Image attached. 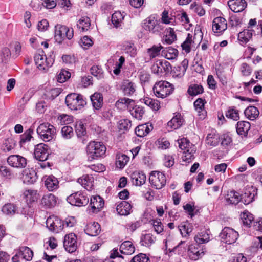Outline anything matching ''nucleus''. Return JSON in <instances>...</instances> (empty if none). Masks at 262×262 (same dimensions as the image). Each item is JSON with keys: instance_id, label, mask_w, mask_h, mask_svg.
I'll return each mask as SVG.
<instances>
[{"instance_id": "ea45409f", "label": "nucleus", "mask_w": 262, "mask_h": 262, "mask_svg": "<svg viewBox=\"0 0 262 262\" xmlns=\"http://www.w3.org/2000/svg\"><path fill=\"white\" fill-rule=\"evenodd\" d=\"M131 115L135 118L141 120L144 114L143 108L141 106L136 105L134 103V106L129 108Z\"/></svg>"}, {"instance_id": "e433bc0d", "label": "nucleus", "mask_w": 262, "mask_h": 262, "mask_svg": "<svg viewBox=\"0 0 262 262\" xmlns=\"http://www.w3.org/2000/svg\"><path fill=\"white\" fill-rule=\"evenodd\" d=\"M19 254L21 255L23 259L30 261L32 259L33 256V251L28 247L23 246L19 247Z\"/></svg>"}, {"instance_id": "6e6552de", "label": "nucleus", "mask_w": 262, "mask_h": 262, "mask_svg": "<svg viewBox=\"0 0 262 262\" xmlns=\"http://www.w3.org/2000/svg\"><path fill=\"white\" fill-rule=\"evenodd\" d=\"M149 181L152 186L157 189L163 188L166 182L165 174L159 171H152L149 176Z\"/></svg>"}, {"instance_id": "393cba45", "label": "nucleus", "mask_w": 262, "mask_h": 262, "mask_svg": "<svg viewBox=\"0 0 262 262\" xmlns=\"http://www.w3.org/2000/svg\"><path fill=\"white\" fill-rule=\"evenodd\" d=\"M84 231L90 236H97L100 232V226L98 223H90L87 225Z\"/></svg>"}, {"instance_id": "a211bd4d", "label": "nucleus", "mask_w": 262, "mask_h": 262, "mask_svg": "<svg viewBox=\"0 0 262 262\" xmlns=\"http://www.w3.org/2000/svg\"><path fill=\"white\" fill-rule=\"evenodd\" d=\"M103 199L99 195L93 196L90 199V206L93 212H99L104 206Z\"/></svg>"}, {"instance_id": "c85d7f7f", "label": "nucleus", "mask_w": 262, "mask_h": 262, "mask_svg": "<svg viewBox=\"0 0 262 262\" xmlns=\"http://www.w3.org/2000/svg\"><path fill=\"white\" fill-rule=\"evenodd\" d=\"M230 10L234 12H239L243 11L247 6L245 0H230Z\"/></svg>"}, {"instance_id": "2f4dec72", "label": "nucleus", "mask_w": 262, "mask_h": 262, "mask_svg": "<svg viewBox=\"0 0 262 262\" xmlns=\"http://www.w3.org/2000/svg\"><path fill=\"white\" fill-rule=\"evenodd\" d=\"M178 55V50L171 47L166 48L162 50V55L168 60L176 58Z\"/></svg>"}, {"instance_id": "a19ab883", "label": "nucleus", "mask_w": 262, "mask_h": 262, "mask_svg": "<svg viewBox=\"0 0 262 262\" xmlns=\"http://www.w3.org/2000/svg\"><path fill=\"white\" fill-rule=\"evenodd\" d=\"M91 26L90 19L87 16L82 17L78 21L77 24L78 27L81 29L82 31L88 30Z\"/></svg>"}, {"instance_id": "0eeeda50", "label": "nucleus", "mask_w": 262, "mask_h": 262, "mask_svg": "<svg viewBox=\"0 0 262 262\" xmlns=\"http://www.w3.org/2000/svg\"><path fill=\"white\" fill-rule=\"evenodd\" d=\"M144 28L146 30L153 34H158L163 30V27L159 20L155 16H150L144 20Z\"/></svg>"}, {"instance_id": "052dcab7", "label": "nucleus", "mask_w": 262, "mask_h": 262, "mask_svg": "<svg viewBox=\"0 0 262 262\" xmlns=\"http://www.w3.org/2000/svg\"><path fill=\"white\" fill-rule=\"evenodd\" d=\"M163 68L162 61L157 60L153 64L151 69L154 73L159 75L163 73Z\"/></svg>"}, {"instance_id": "3c124183", "label": "nucleus", "mask_w": 262, "mask_h": 262, "mask_svg": "<svg viewBox=\"0 0 262 262\" xmlns=\"http://www.w3.org/2000/svg\"><path fill=\"white\" fill-rule=\"evenodd\" d=\"M122 49L125 52L129 54L132 57H135L136 55V50L135 48L134 44L131 42H125L123 45Z\"/></svg>"}, {"instance_id": "20e7f679", "label": "nucleus", "mask_w": 262, "mask_h": 262, "mask_svg": "<svg viewBox=\"0 0 262 262\" xmlns=\"http://www.w3.org/2000/svg\"><path fill=\"white\" fill-rule=\"evenodd\" d=\"M172 85L166 81H160L155 83L153 87V92L157 97L164 98L173 91Z\"/></svg>"}, {"instance_id": "58836bf2", "label": "nucleus", "mask_w": 262, "mask_h": 262, "mask_svg": "<svg viewBox=\"0 0 262 262\" xmlns=\"http://www.w3.org/2000/svg\"><path fill=\"white\" fill-rule=\"evenodd\" d=\"M204 92V88L201 84H191L189 85L187 93L190 96H196L202 94Z\"/></svg>"}, {"instance_id": "a18cd8bd", "label": "nucleus", "mask_w": 262, "mask_h": 262, "mask_svg": "<svg viewBox=\"0 0 262 262\" xmlns=\"http://www.w3.org/2000/svg\"><path fill=\"white\" fill-rule=\"evenodd\" d=\"M155 239V237H154L151 234L148 233L141 237L140 242L142 245L146 247H149L154 243Z\"/></svg>"}, {"instance_id": "e2e57ef3", "label": "nucleus", "mask_w": 262, "mask_h": 262, "mask_svg": "<svg viewBox=\"0 0 262 262\" xmlns=\"http://www.w3.org/2000/svg\"><path fill=\"white\" fill-rule=\"evenodd\" d=\"M209 239V237L208 234L205 233H201V234L195 235L194 237V239L198 245L208 242Z\"/></svg>"}, {"instance_id": "774afa93", "label": "nucleus", "mask_w": 262, "mask_h": 262, "mask_svg": "<svg viewBox=\"0 0 262 262\" xmlns=\"http://www.w3.org/2000/svg\"><path fill=\"white\" fill-rule=\"evenodd\" d=\"M75 130L78 137L84 136L86 134L85 128L81 122L77 123L76 124Z\"/></svg>"}, {"instance_id": "f704fd0d", "label": "nucleus", "mask_w": 262, "mask_h": 262, "mask_svg": "<svg viewBox=\"0 0 262 262\" xmlns=\"http://www.w3.org/2000/svg\"><path fill=\"white\" fill-rule=\"evenodd\" d=\"M253 30L246 29L241 32L238 34V40L243 43H246L252 38Z\"/></svg>"}, {"instance_id": "4c0bfd02", "label": "nucleus", "mask_w": 262, "mask_h": 262, "mask_svg": "<svg viewBox=\"0 0 262 262\" xmlns=\"http://www.w3.org/2000/svg\"><path fill=\"white\" fill-rule=\"evenodd\" d=\"M241 219L244 226L249 227L254 220L253 215L247 210L241 214Z\"/></svg>"}, {"instance_id": "7c9ffc66", "label": "nucleus", "mask_w": 262, "mask_h": 262, "mask_svg": "<svg viewBox=\"0 0 262 262\" xmlns=\"http://www.w3.org/2000/svg\"><path fill=\"white\" fill-rule=\"evenodd\" d=\"M135 250V248L131 242L126 241L122 243L120 247L121 253L126 255L132 254Z\"/></svg>"}, {"instance_id": "6ab92c4d", "label": "nucleus", "mask_w": 262, "mask_h": 262, "mask_svg": "<svg viewBox=\"0 0 262 262\" xmlns=\"http://www.w3.org/2000/svg\"><path fill=\"white\" fill-rule=\"evenodd\" d=\"M121 89L122 90L124 95L131 96L136 92V85L135 83L130 80H125L122 83Z\"/></svg>"}, {"instance_id": "f3484780", "label": "nucleus", "mask_w": 262, "mask_h": 262, "mask_svg": "<svg viewBox=\"0 0 262 262\" xmlns=\"http://www.w3.org/2000/svg\"><path fill=\"white\" fill-rule=\"evenodd\" d=\"M188 254L191 259L196 260L203 255L204 252L198 244H192L188 247Z\"/></svg>"}, {"instance_id": "864d4df0", "label": "nucleus", "mask_w": 262, "mask_h": 262, "mask_svg": "<svg viewBox=\"0 0 262 262\" xmlns=\"http://www.w3.org/2000/svg\"><path fill=\"white\" fill-rule=\"evenodd\" d=\"M177 39V36L173 29L169 28L165 36L164 41L167 44H171Z\"/></svg>"}, {"instance_id": "49530a36", "label": "nucleus", "mask_w": 262, "mask_h": 262, "mask_svg": "<svg viewBox=\"0 0 262 262\" xmlns=\"http://www.w3.org/2000/svg\"><path fill=\"white\" fill-rule=\"evenodd\" d=\"M24 196L27 201L34 202L38 198L37 192L34 190H26L24 192Z\"/></svg>"}, {"instance_id": "de8ad7c7", "label": "nucleus", "mask_w": 262, "mask_h": 262, "mask_svg": "<svg viewBox=\"0 0 262 262\" xmlns=\"http://www.w3.org/2000/svg\"><path fill=\"white\" fill-rule=\"evenodd\" d=\"M163 47L161 45L153 46L151 48L147 49V53L149 56L150 59H152L160 54V51L163 49Z\"/></svg>"}, {"instance_id": "5fc2aeb1", "label": "nucleus", "mask_w": 262, "mask_h": 262, "mask_svg": "<svg viewBox=\"0 0 262 262\" xmlns=\"http://www.w3.org/2000/svg\"><path fill=\"white\" fill-rule=\"evenodd\" d=\"M144 103L153 110L157 111L160 107V103L157 100L152 99L149 98H146L144 99Z\"/></svg>"}, {"instance_id": "cd10ccee", "label": "nucleus", "mask_w": 262, "mask_h": 262, "mask_svg": "<svg viewBox=\"0 0 262 262\" xmlns=\"http://www.w3.org/2000/svg\"><path fill=\"white\" fill-rule=\"evenodd\" d=\"M131 205L126 201H121L116 207V211L120 215H127L130 213Z\"/></svg>"}, {"instance_id": "13d9d810", "label": "nucleus", "mask_w": 262, "mask_h": 262, "mask_svg": "<svg viewBox=\"0 0 262 262\" xmlns=\"http://www.w3.org/2000/svg\"><path fill=\"white\" fill-rule=\"evenodd\" d=\"M61 133L62 137L67 139H70L74 135L73 128L70 126H63Z\"/></svg>"}, {"instance_id": "4468645a", "label": "nucleus", "mask_w": 262, "mask_h": 262, "mask_svg": "<svg viewBox=\"0 0 262 262\" xmlns=\"http://www.w3.org/2000/svg\"><path fill=\"white\" fill-rule=\"evenodd\" d=\"M257 195V189L253 186H247L244 190L243 198L245 204H249L254 200L255 196Z\"/></svg>"}, {"instance_id": "69168bd1", "label": "nucleus", "mask_w": 262, "mask_h": 262, "mask_svg": "<svg viewBox=\"0 0 262 262\" xmlns=\"http://www.w3.org/2000/svg\"><path fill=\"white\" fill-rule=\"evenodd\" d=\"M131 121L128 119H123L119 121V128L120 130H128L131 127Z\"/></svg>"}, {"instance_id": "338daca9", "label": "nucleus", "mask_w": 262, "mask_h": 262, "mask_svg": "<svg viewBox=\"0 0 262 262\" xmlns=\"http://www.w3.org/2000/svg\"><path fill=\"white\" fill-rule=\"evenodd\" d=\"M149 258L146 254L143 253H140L138 255L134 256L132 259L131 262H149Z\"/></svg>"}, {"instance_id": "b1692460", "label": "nucleus", "mask_w": 262, "mask_h": 262, "mask_svg": "<svg viewBox=\"0 0 262 262\" xmlns=\"http://www.w3.org/2000/svg\"><path fill=\"white\" fill-rule=\"evenodd\" d=\"M205 103V100L201 98L197 99L194 102L195 109L201 119L204 118L206 115V111L204 109Z\"/></svg>"}, {"instance_id": "ddd939ff", "label": "nucleus", "mask_w": 262, "mask_h": 262, "mask_svg": "<svg viewBox=\"0 0 262 262\" xmlns=\"http://www.w3.org/2000/svg\"><path fill=\"white\" fill-rule=\"evenodd\" d=\"M7 162L11 167L16 168H23L27 165V159L20 155H13L9 156Z\"/></svg>"}, {"instance_id": "412c9836", "label": "nucleus", "mask_w": 262, "mask_h": 262, "mask_svg": "<svg viewBox=\"0 0 262 262\" xmlns=\"http://www.w3.org/2000/svg\"><path fill=\"white\" fill-rule=\"evenodd\" d=\"M41 204L46 208H52L57 203L56 197L52 193L45 194L41 199Z\"/></svg>"}, {"instance_id": "39448f33", "label": "nucleus", "mask_w": 262, "mask_h": 262, "mask_svg": "<svg viewBox=\"0 0 262 262\" xmlns=\"http://www.w3.org/2000/svg\"><path fill=\"white\" fill-rule=\"evenodd\" d=\"M74 31L66 26L57 25L55 26V38L56 41L60 43L65 39H71L73 37Z\"/></svg>"}, {"instance_id": "1a4fd4ad", "label": "nucleus", "mask_w": 262, "mask_h": 262, "mask_svg": "<svg viewBox=\"0 0 262 262\" xmlns=\"http://www.w3.org/2000/svg\"><path fill=\"white\" fill-rule=\"evenodd\" d=\"M67 200L72 205L76 206H85L89 202V198L87 196L79 191L68 196Z\"/></svg>"}, {"instance_id": "c03bdc74", "label": "nucleus", "mask_w": 262, "mask_h": 262, "mask_svg": "<svg viewBox=\"0 0 262 262\" xmlns=\"http://www.w3.org/2000/svg\"><path fill=\"white\" fill-rule=\"evenodd\" d=\"M129 158L124 154H118L117 155L116 164L120 168H123L129 161Z\"/></svg>"}, {"instance_id": "f257e3e1", "label": "nucleus", "mask_w": 262, "mask_h": 262, "mask_svg": "<svg viewBox=\"0 0 262 262\" xmlns=\"http://www.w3.org/2000/svg\"><path fill=\"white\" fill-rule=\"evenodd\" d=\"M86 151L88 160L92 161L103 157L106 151V147L103 142L91 141L86 146Z\"/></svg>"}, {"instance_id": "0e129e2a", "label": "nucleus", "mask_w": 262, "mask_h": 262, "mask_svg": "<svg viewBox=\"0 0 262 262\" xmlns=\"http://www.w3.org/2000/svg\"><path fill=\"white\" fill-rule=\"evenodd\" d=\"M242 200V195L235 191H230V204L236 205Z\"/></svg>"}, {"instance_id": "8fccbe9b", "label": "nucleus", "mask_w": 262, "mask_h": 262, "mask_svg": "<svg viewBox=\"0 0 262 262\" xmlns=\"http://www.w3.org/2000/svg\"><path fill=\"white\" fill-rule=\"evenodd\" d=\"M124 15L120 11H116L112 16V22L114 25L117 27L119 26L123 20Z\"/></svg>"}, {"instance_id": "7ed1b4c3", "label": "nucleus", "mask_w": 262, "mask_h": 262, "mask_svg": "<svg viewBox=\"0 0 262 262\" xmlns=\"http://www.w3.org/2000/svg\"><path fill=\"white\" fill-rule=\"evenodd\" d=\"M37 133L43 141L48 142L55 137L56 129L53 125L48 123H43L37 127Z\"/></svg>"}, {"instance_id": "c9c22d12", "label": "nucleus", "mask_w": 262, "mask_h": 262, "mask_svg": "<svg viewBox=\"0 0 262 262\" xmlns=\"http://www.w3.org/2000/svg\"><path fill=\"white\" fill-rule=\"evenodd\" d=\"M220 137L215 131H212L208 134L206 137V144L211 146H215L219 143Z\"/></svg>"}, {"instance_id": "c756f323", "label": "nucleus", "mask_w": 262, "mask_h": 262, "mask_svg": "<svg viewBox=\"0 0 262 262\" xmlns=\"http://www.w3.org/2000/svg\"><path fill=\"white\" fill-rule=\"evenodd\" d=\"M184 123V119L180 114L174 116L167 123L168 127L173 129L180 128Z\"/></svg>"}, {"instance_id": "2eb2a0df", "label": "nucleus", "mask_w": 262, "mask_h": 262, "mask_svg": "<svg viewBox=\"0 0 262 262\" xmlns=\"http://www.w3.org/2000/svg\"><path fill=\"white\" fill-rule=\"evenodd\" d=\"M227 29L226 19L222 17L215 18L212 22V30L215 33L223 32Z\"/></svg>"}, {"instance_id": "680f3d73", "label": "nucleus", "mask_w": 262, "mask_h": 262, "mask_svg": "<svg viewBox=\"0 0 262 262\" xmlns=\"http://www.w3.org/2000/svg\"><path fill=\"white\" fill-rule=\"evenodd\" d=\"M71 77V73L66 70H62L58 75L57 80L58 82L63 83Z\"/></svg>"}, {"instance_id": "603ef678", "label": "nucleus", "mask_w": 262, "mask_h": 262, "mask_svg": "<svg viewBox=\"0 0 262 262\" xmlns=\"http://www.w3.org/2000/svg\"><path fill=\"white\" fill-rule=\"evenodd\" d=\"M90 72L92 75L97 77L98 79L104 78V72L102 68L98 66H93L90 69Z\"/></svg>"}, {"instance_id": "f8f14e48", "label": "nucleus", "mask_w": 262, "mask_h": 262, "mask_svg": "<svg viewBox=\"0 0 262 262\" xmlns=\"http://www.w3.org/2000/svg\"><path fill=\"white\" fill-rule=\"evenodd\" d=\"M63 246L69 253L75 252L77 248V236L73 233L67 234L64 236Z\"/></svg>"}, {"instance_id": "79ce46f5", "label": "nucleus", "mask_w": 262, "mask_h": 262, "mask_svg": "<svg viewBox=\"0 0 262 262\" xmlns=\"http://www.w3.org/2000/svg\"><path fill=\"white\" fill-rule=\"evenodd\" d=\"M150 131L147 124L138 125L135 129V133L137 136L142 137L146 136Z\"/></svg>"}, {"instance_id": "a878e982", "label": "nucleus", "mask_w": 262, "mask_h": 262, "mask_svg": "<svg viewBox=\"0 0 262 262\" xmlns=\"http://www.w3.org/2000/svg\"><path fill=\"white\" fill-rule=\"evenodd\" d=\"M115 105L119 110H129L132 106H134V101L129 98H122L116 102Z\"/></svg>"}, {"instance_id": "4d7b16f0", "label": "nucleus", "mask_w": 262, "mask_h": 262, "mask_svg": "<svg viewBox=\"0 0 262 262\" xmlns=\"http://www.w3.org/2000/svg\"><path fill=\"white\" fill-rule=\"evenodd\" d=\"M179 230L184 236L188 235L190 232H192V228L190 227V224L188 223H184L181 224L179 226Z\"/></svg>"}, {"instance_id": "bf43d9fd", "label": "nucleus", "mask_w": 262, "mask_h": 262, "mask_svg": "<svg viewBox=\"0 0 262 262\" xmlns=\"http://www.w3.org/2000/svg\"><path fill=\"white\" fill-rule=\"evenodd\" d=\"M0 173L2 176L8 179H11L14 177L11 170L6 166H0Z\"/></svg>"}, {"instance_id": "aec40b11", "label": "nucleus", "mask_w": 262, "mask_h": 262, "mask_svg": "<svg viewBox=\"0 0 262 262\" xmlns=\"http://www.w3.org/2000/svg\"><path fill=\"white\" fill-rule=\"evenodd\" d=\"M132 183L137 186L144 184L146 181V175L142 171H135L130 175Z\"/></svg>"}, {"instance_id": "423d86ee", "label": "nucleus", "mask_w": 262, "mask_h": 262, "mask_svg": "<svg viewBox=\"0 0 262 262\" xmlns=\"http://www.w3.org/2000/svg\"><path fill=\"white\" fill-rule=\"evenodd\" d=\"M34 61L40 70L46 71L53 65L54 59L52 55L47 57L46 55L39 53L35 55Z\"/></svg>"}, {"instance_id": "bb28decb", "label": "nucleus", "mask_w": 262, "mask_h": 262, "mask_svg": "<svg viewBox=\"0 0 262 262\" xmlns=\"http://www.w3.org/2000/svg\"><path fill=\"white\" fill-rule=\"evenodd\" d=\"M45 185L49 191H52L58 188L59 182L56 178L50 176L45 180Z\"/></svg>"}, {"instance_id": "9b49d317", "label": "nucleus", "mask_w": 262, "mask_h": 262, "mask_svg": "<svg viewBox=\"0 0 262 262\" xmlns=\"http://www.w3.org/2000/svg\"><path fill=\"white\" fill-rule=\"evenodd\" d=\"M36 159L43 162L47 160L49 155V149L48 145L40 143L35 146L34 152Z\"/></svg>"}, {"instance_id": "473e14b6", "label": "nucleus", "mask_w": 262, "mask_h": 262, "mask_svg": "<svg viewBox=\"0 0 262 262\" xmlns=\"http://www.w3.org/2000/svg\"><path fill=\"white\" fill-rule=\"evenodd\" d=\"M244 114L248 119L250 120H254L258 117L259 111L256 107L250 106L245 110Z\"/></svg>"}, {"instance_id": "09e8293b", "label": "nucleus", "mask_w": 262, "mask_h": 262, "mask_svg": "<svg viewBox=\"0 0 262 262\" xmlns=\"http://www.w3.org/2000/svg\"><path fill=\"white\" fill-rule=\"evenodd\" d=\"M193 43H194V41L192 40V35L188 33L186 40L181 45L182 49L186 53H189L191 51V46Z\"/></svg>"}, {"instance_id": "5701e85b", "label": "nucleus", "mask_w": 262, "mask_h": 262, "mask_svg": "<svg viewBox=\"0 0 262 262\" xmlns=\"http://www.w3.org/2000/svg\"><path fill=\"white\" fill-rule=\"evenodd\" d=\"M93 107L95 110H99L103 106V99L102 95L100 93H95L91 97Z\"/></svg>"}, {"instance_id": "6e6d98bb", "label": "nucleus", "mask_w": 262, "mask_h": 262, "mask_svg": "<svg viewBox=\"0 0 262 262\" xmlns=\"http://www.w3.org/2000/svg\"><path fill=\"white\" fill-rule=\"evenodd\" d=\"M34 129L32 127L29 128L26 130L25 133L20 136V144L25 143L30 141L32 138V135L33 133Z\"/></svg>"}, {"instance_id": "4be33fe9", "label": "nucleus", "mask_w": 262, "mask_h": 262, "mask_svg": "<svg viewBox=\"0 0 262 262\" xmlns=\"http://www.w3.org/2000/svg\"><path fill=\"white\" fill-rule=\"evenodd\" d=\"M77 182L88 191L92 189L93 178L89 175H83L77 180Z\"/></svg>"}, {"instance_id": "f03ea898", "label": "nucleus", "mask_w": 262, "mask_h": 262, "mask_svg": "<svg viewBox=\"0 0 262 262\" xmlns=\"http://www.w3.org/2000/svg\"><path fill=\"white\" fill-rule=\"evenodd\" d=\"M65 102L67 106L72 110H80L86 104L84 97L76 93L68 94L66 96Z\"/></svg>"}, {"instance_id": "72a5a7b5", "label": "nucleus", "mask_w": 262, "mask_h": 262, "mask_svg": "<svg viewBox=\"0 0 262 262\" xmlns=\"http://www.w3.org/2000/svg\"><path fill=\"white\" fill-rule=\"evenodd\" d=\"M250 128V124L247 121H239L236 124V129L238 135H245Z\"/></svg>"}, {"instance_id": "37998d69", "label": "nucleus", "mask_w": 262, "mask_h": 262, "mask_svg": "<svg viewBox=\"0 0 262 262\" xmlns=\"http://www.w3.org/2000/svg\"><path fill=\"white\" fill-rule=\"evenodd\" d=\"M2 211L6 215H13L15 214L17 208L14 204L7 203L3 206Z\"/></svg>"}, {"instance_id": "dca6fc26", "label": "nucleus", "mask_w": 262, "mask_h": 262, "mask_svg": "<svg viewBox=\"0 0 262 262\" xmlns=\"http://www.w3.org/2000/svg\"><path fill=\"white\" fill-rule=\"evenodd\" d=\"M21 174L23 182L26 184H33L37 179V173L33 169H25L23 170Z\"/></svg>"}, {"instance_id": "9d476101", "label": "nucleus", "mask_w": 262, "mask_h": 262, "mask_svg": "<svg viewBox=\"0 0 262 262\" xmlns=\"http://www.w3.org/2000/svg\"><path fill=\"white\" fill-rule=\"evenodd\" d=\"M63 226L62 221L56 216H49L46 220V227L53 232H59L63 229Z\"/></svg>"}]
</instances>
